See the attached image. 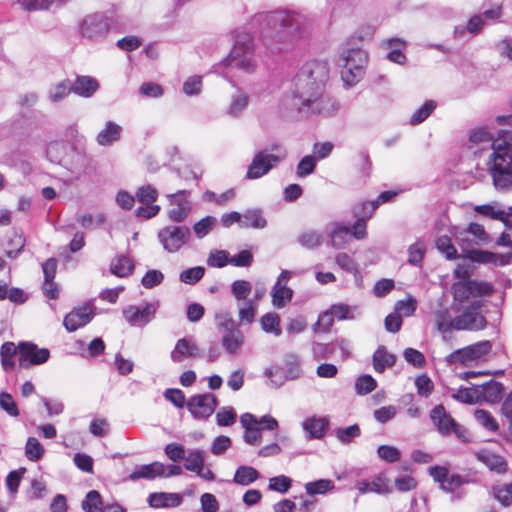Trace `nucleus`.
Listing matches in <instances>:
<instances>
[{
  "mask_svg": "<svg viewBox=\"0 0 512 512\" xmlns=\"http://www.w3.org/2000/svg\"><path fill=\"white\" fill-rule=\"evenodd\" d=\"M205 269L201 266L186 269L181 272L180 280L186 284H195L203 278Z\"/></svg>",
  "mask_w": 512,
  "mask_h": 512,
  "instance_id": "obj_60",
  "label": "nucleus"
},
{
  "mask_svg": "<svg viewBox=\"0 0 512 512\" xmlns=\"http://www.w3.org/2000/svg\"><path fill=\"white\" fill-rule=\"evenodd\" d=\"M157 309L158 303L130 305L123 310V316L131 326L143 327L155 318Z\"/></svg>",
  "mask_w": 512,
  "mask_h": 512,
  "instance_id": "obj_18",
  "label": "nucleus"
},
{
  "mask_svg": "<svg viewBox=\"0 0 512 512\" xmlns=\"http://www.w3.org/2000/svg\"><path fill=\"white\" fill-rule=\"evenodd\" d=\"M331 246L335 249L345 248L351 241V230L348 226L335 222L329 232Z\"/></svg>",
  "mask_w": 512,
  "mask_h": 512,
  "instance_id": "obj_28",
  "label": "nucleus"
},
{
  "mask_svg": "<svg viewBox=\"0 0 512 512\" xmlns=\"http://www.w3.org/2000/svg\"><path fill=\"white\" fill-rule=\"evenodd\" d=\"M490 494L502 506L509 507L512 505V482L495 484L491 487Z\"/></svg>",
  "mask_w": 512,
  "mask_h": 512,
  "instance_id": "obj_36",
  "label": "nucleus"
},
{
  "mask_svg": "<svg viewBox=\"0 0 512 512\" xmlns=\"http://www.w3.org/2000/svg\"><path fill=\"white\" fill-rule=\"evenodd\" d=\"M302 429L307 433V439H322L329 427L326 417L311 416L301 423Z\"/></svg>",
  "mask_w": 512,
  "mask_h": 512,
  "instance_id": "obj_22",
  "label": "nucleus"
},
{
  "mask_svg": "<svg viewBox=\"0 0 512 512\" xmlns=\"http://www.w3.org/2000/svg\"><path fill=\"white\" fill-rule=\"evenodd\" d=\"M240 423L245 429L244 441L249 445H257L262 439V433L258 427L257 418L251 413H244L240 417Z\"/></svg>",
  "mask_w": 512,
  "mask_h": 512,
  "instance_id": "obj_24",
  "label": "nucleus"
},
{
  "mask_svg": "<svg viewBox=\"0 0 512 512\" xmlns=\"http://www.w3.org/2000/svg\"><path fill=\"white\" fill-rule=\"evenodd\" d=\"M133 270L134 264L132 260L125 255L118 256L111 261L110 272L113 275L118 277H126L130 275Z\"/></svg>",
  "mask_w": 512,
  "mask_h": 512,
  "instance_id": "obj_37",
  "label": "nucleus"
},
{
  "mask_svg": "<svg viewBox=\"0 0 512 512\" xmlns=\"http://www.w3.org/2000/svg\"><path fill=\"white\" fill-rule=\"evenodd\" d=\"M437 249L443 253L447 259L454 260L458 258L457 249L452 244L450 237L441 236L436 240Z\"/></svg>",
  "mask_w": 512,
  "mask_h": 512,
  "instance_id": "obj_53",
  "label": "nucleus"
},
{
  "mask_svg": "<svg viewBox=\"0 0 512 512\" xmlns=\"http://www.w3.org/2000/svg\"><path fill=\"white\" fill-rule=\"evenodd\" d=\"M376 386V380L371 375L360 376L355 382V390L359 395H366L372 392Z\"/></svg>",
  "mask_w": 512,
  "mask_h": 512,
  "instance_id": "obj_57",
  "label": "nucleus"
},
{
  "mask_svg": "<svg viewBox=\"0 0 512 512\" xmlns=\"http://www.w3.org/2000/svg\"><path fill=\"white\" fill-rule=\"evenodd\" d=\"M473 308L466 309L463 313L451 320V323H446L442 320L438 321V329L440 331H446L450 328L456 330H481L484 329L487 322L483 315H481L477 309L481 303L476 301Z\"/></svg>",
  "mask_w": 512,
  "mask_h": 512,
  "instance_id": "obj_10",
  "label": "nucleus"
},
{
  "mask_svg": "<svg viewBox=\"0 0 512 512\" xmlns=\"http://www.w3.org/2000/svg\"><path fill=\"white\" fill-rule=\"evenodd\" d=\"M328 78L329 69L326 63H306L295 76L291 92L282 97L281 109L306 115H334L339 105L330 95L324 93Z\"/></svg>",
  "mask_w": 512,
  "mask_h": 512,
  "instance_id": "obj_1",
  "label": "nucleus"
},
{
  "mask_svg": "<svg viewBox=\"0 0 512 512\" xmlns=\"http://www.w3.org/2000/svg\"><path fill=\"white\" fill-rule=\"evenodd\" d=\"M259 477L260 474L255 468L242 465L236 469L233 482L241 486H248L255 482Z\"/></svg>",
  "mask_w": 512,
  "mask_h": 512,
  "instance_id": "obj_34",
  "label": "nucleus"
},
{
  "mask_svg": "<svg viewBox=\"0 0 512 512\" xmlns=\"http://www.w3.org/2000/svg\"><path fill=\"white\" fill-rule=\"evenodd\" d=\"M378 456L388 462L394 463L400 459L401 453L398 448L390 445H381L377 449Z\"/></svg>",
  "mask_w": 512,
  "mask_h": 512,
  "instance_id": "obj_64",
  "label": "nucleus"
},
{
  "mask_svg": "<svg viewBox=\"0 0 512 512\" xmlns=\"http://www.w3.org/2000/svg\"><path fill=\"white\" fill-rule=\"evenodd\" d=\"M157 238L166 252L176 253L189 243L191 230L185 225H168L158 231Z\"/></svg>",
  "mask_w": 512,
  "mask_h": 512,
  "instance_id": "obj_9",
  "label": "nucleus"
},
{
  "mask_svg": "<svg viewBox=\"0 0 512 512\" xmlns=\"http://www.w3.org/2000/svg\"><path fill=\"white\" fill-rule=\"evenodd\" d=\"M452 397L462 403L473 404L478 400L479 395L476 389L465 387L454 392Z\"/></svg>",
  "mask_w": 512,
  "mask_h": 512,
  "instance_id": "obj_61",
  "label": "nucleus"
},
{
  "mask_svg": "<svg viewBox=\"0 0 512 512\" xmlns=\"http://www.w3.org/2000/svg\"><path fill=\"white\" fill-rule=\"evenodd\" d=\"M430 418L440 434L448 435L454 432L461 441L468 442L470 440L467 429L457 424L442 405H437L432 409Z\"/></svg>",
  "mask_w": 512,
  "mask_h": 512,
  "instance_id": "obj_12",
  "label": "nucleus"
},
{
  "mask_svg": "<svg viewBox=\"0 0 512 512\" xmlns=\"http://www.w3.org/2000/svg\"><path fill=\"white\" fill-rule=\"evenodd\" d=\"M323 235L321 232L308 229L301 232L297 237V242L306 249H315L322 244Z\"/></svg>",
  "mask_w": 512,
  "mask_h": 512,
  "instance_id": "obj_40",
  "label": "nucleus"
},
{
  "mask_svg": "<svg viewBox=\"0 0 512 512\" xmlns=\"http://www.w3.org/2000/svg\"><path fill=\"white\" fill-rule=\"evenodd\" d=\"M384 44L390 49L387 54V58L394 63L404 64L406 61V56L402 53L401 49L405 47V42L399 38H391L387 39Z\"/></svg>",
  "mask_w": 512,
  "mask_h": 512,
  "instance_id": "obj_39",
  "label": "nucleus"
},
{
  "mask_svg": "<svg viewBox=\"0 0 512 512\" xmlns=\"http://www.w3.org/2000/svg\"><path fill=\"white\" fill-rule=\"evenodd\" d=\"M491 176L498 190L512 188V141L504 142L494 148Z\"/></svg>",
  "mask_w": 512,
  "mask_h": 512,
  "instance_id": "obj_4",
  "label": "nucleus"
},
{
  "mask_svg": "<svg viewBox=\"0 0 512 512\" xmlns=\"http://www.w3.org/2000/svg\"><path fill=\"white\" fill-rule=\"evenodd\" d=\"M67 146L61 142L48 145L47 155L52 162L62 165L70 174L72 181H77L86 176L92 168V158L83 151L71 149L64 157H57L56 153L66 151Z\"/></svg>",
  "mask_w": 512,
  "mask_h": 512,
  "instance_id": "obj_3",
  "label": "nucleus"
},
{
  "mask_svg": "<svg viewBox=\"0 0 512 512\" xmlns=\"http://www.w3.org/2000/svg\"><path fill=\"white\" fill-rule=\"evenodd\" d=\"M251 291L252 285L247 280H235L231 284V293L238 302L249 300Z\"/></svg>",
  "mask_w": 512,
  "mask_h": 512,
  "instance_id": "obj_47",
  "label": "nucleus"
},
{
  "mask_svg": "<svg viewBox=\"0 0 512 512\" xmlns=\"http://www.w3.org/2000/svg\"><path fill=\"white\" fill-rule=\"evenodd\" d=\"M356 489L360 494H366L374 492L377 494H388L391 493L392 489L388 484L387 478L384 474L376 475L372 481L361 480L356 483Z\"/></svg>",
  "mask_w": 512,
  "mask_h": 512,
  "instance_id": "obj_25",
  "label": "nucleus"
},
{
  "mask_svg": "<svg viewBox=\"0 0 512 512\" xmlns=\"http://www.w3.org/2000/svg\"><path fill=\"white\" fill-rule=\"evenodd\" d=\"M429 475L435 482H438L440 488L447 493H453L457 491L463 484H468L471 482L467 477H463L456 473H451L449 469L444 466L430 467Z\"/></svg>",
  "mask_w": 512,
  "mask_h": 512,
  "instance_id": "obj_16",
  "label": "nucleus"
},
{
  "mask_svg": "<svg viewBox=\"0 0 512 512\" xmlns=\"http://www.w3.org/2000/svg\"><path fill=\"white\" fill-rule=\"evenodd\" d=\"M184 460L185 469L197 473L204 466L205 453L202 450L195 449L190 451Z\"/></svg>",
  "mask_w": 512,
  "mask_h": 512,
  "instance_id": "obj_45",
  "label": "nucleus"
},
{
  "mask_svg": "<svg viewBox=\"0 0 512 512\" xmlns=\"http://www.w3.org/2000/svg\"><path fill=\"white\" fill-rule=\"evenodd\" d=\"M80 36L90 41L106 37L110 29L109 18L103 13H91L82 18L78 25Z\"/></svg>",
  "mask_w": 512,
  "mask_h": 512,
  "instance_id": "obj_11",
  "label": "nucleus"
},
{
  "mask_svg": "<svg viewBox=\"0 0 512 512\" xmlns=\"http://www.w3.org/2000/svg\"><path fill=\"white\" fill-rule=\"evenodd\" d=\"M50 352L46 348H39L31 342H20L18 344L19 366L28 369L32 366L41 365L48 361Z\"/></svg>",
  "mask_w": 512,
  "mask_h": 512,
  "instance_id": "obj_15",
  "label": "nucleus"
},
{
  "mask_svg": "<svg viewBox=\"0 0 512 512\" xmlns=\"http://www.w3.org/2000/svg\"><path fill=\"white\" fill-rule=\"evenodd\" d=\"M437 104L433 100L426 101L419 109H417L410 118V124L418 125L424 122L435 110Z\"/></svg>",
  "mask_w": 512,
  "mask_h": 512,
  "instance_id": "obj_49",
  "label": "nucleus"
},
{
  "mask_svg": "<svg viewBox=\"0 0 512 512\" xmlns=\"http://www.w3.org/2000/svg\"><path fill=\"white\" fill-rule=\"evenodd\" d=\"M258 304L253 300H247L238 305V317L239 323L243 324H251L256 317Z\"/></svg>",
  "mask_w": 512,
  "mask_h": 512,
  "instance_id": "obj_41",
  "label": "nucleus"
},
{
  "mask_svg": "<svg viewBox=\"0 0 512 512\" xmlns=\"http://www.w3.org/2000/svg\"><path fill=\"white\" fill-rule=\"evenodd\" d=\"M230 256L225 250H213L207 258V265L215 268H222L229 264Z\"/></svg>",
  "mask_w": 512,
  "mask_h": 512,
  "instance_id": "obj_56",
  "label": "nucleus"
},
{
  "mask_svg": "<svg viewBox=\"0 0 512 512\" xmlns=\"http://www.w3.org/2000/svg\"><path fill=\"white\" fill-rule=\"evenodd\" d=\"M478 461L483 463L490 471L504 474L508 470V464L504 457L489 450H480L475 453Z\"/></svg>",
  "mask_w": 512,
  "mask_h": 512,
  "instance_id": "obj_23",
  "label": "nucleus"
},
{
  "mask_svg": "<svg viewBox=\"0 0 512 512\" xmlns=\"http://www.w3.org/2000/svg\"><path fill=\"white\" fill-rule=\"evenodd\" d=\"M272 304L276 308H283L288 302L291 301L293 291L286 284L276 282L271 291Z\"/></svg>",
  "mask_w": 512,
  "mask_h": 512,
  "instance_id": "obj_33",
  "label": "nucleus"
},
{
  "mask_svg": "<svg viewBox=\"0 0 512 512\" xmlns=\"http://www.w3.org/2000/svg\"><path fill=\"white\" fill-rule=\"evenodd\" d=\"M72 91L68 81H62L49 90L48 97L51 102L56 103L64 99Z\"/></svg>",
  "mask_w": 512,
  "mask_h": 512,
  "instance_id": "obj_55",
  "label": "nucleus"
},
{
  "mask_svg": "<svg viewBox=\"0 0 512 512\" xmlns=\"http://www.w3.org/2000/svg\"><path fill=\"white\" fill-rule=\"evenodd\" d=\"M217 405V397L212 393L194 395L186 403L187 409L196 419H207L214 413Z\"/></svg>",
  "mask_w": 512,
  "mask_h": 512,
  "instance_id": "obj_17",
  "label": "nucleus"
},
{
  "mask_svg": "<svg viewBox=\"0 0 512 512\" xmlns=\"http://www.w3.org/2000/svg\"><path fill=\"white\" fill-rule=\"evenodd\" d=\"M492 349V344L488 340L480 341L464 348L457 349L446 357L449 364L463 363L484 359Z\"/></svg>",
  "mask_w": 512,
  "mask_h": 512,
  "instance_id": "obj_14",
  "label": "nucleus"
},
{
  "mask_svg": "<svg viewBox=\"0 0 512 512\" xmlns=\"http://www.w3.org/2000/svg\"><path fill=\"white\" fill-rule=\"evenodd\" d=\"M469 140L473 144L492 143V148H495L499 145V143L496 144V143L492 142V140H493L492 134L488 131L487 128H484V127L477 128V129L471 131ZM511 141H512V136L510 137L509 140H504V141L500 142V144H502L504 142H511ZM493 152H495V149H493ZM492 154H494V153H492ZM492 160H493V155H491V157H490V162H489L490 167L492 166Z\"/></svg>",
  "mask_w": 512,
  "mask_h": 512,
  "instance_id": "obj_35",
  "label": "nucleus"
},
{
  "mask_svg": "<svg viewBox=\"0 0 512 512\" xmlns=\"http://www.w3.org/2000/svg\"><path fill=\"white\" fill-rule=\"evenodd\" d=\"M244 341V334L236 327L223 333L221 343L227 353L236 355L240 353Z\"/></svg>",
  "mask_w": 512,
  "mask_h": 512,
  "instance_id": "obj_27",
  "label": "nucleus"
},
{
  "mask_svg": "<svg viewBox=\"0 0 512 512\" xmlns=\"http://www.w3.org/2000/svg\"><path fill=\"white\" fill-rule=\"evenodd\" d=\"M452 290L455 300L465 302L470 298L491 295L494 292V287L486 281L462 280L454 283Z\"/></svg>",
  "mask_w": 512,
  "mask_h": 512,
  "instance_id": "obj_13",
  "label": "nucleus"
},
{
  "mask_svg": "<svg viewBox=\"0 0 512 512\" xmlns=\"http://www.w3.org/2000/svg\"><path fill=\"white\" fill-rule=\"evenodd\" d=\"M242 217V228L262 229L267 225V221L260 210H248L242 214Z\"/></svg>",
  "mask_w": 512,
  "mask_h": 512,
  "instance_id": "obj_43",
  "label": "nucleus"
},
{
  "mask_svg": "<svg viewBox=\"0 0 512 512\" xmlns=\"http://www.w3.org/2000/svg\"><path fill=\"white\" fill-rule=\"evenodd\" d=\"M217 219L213 216H206L193 225V231L197 238L202 239L209 234L216 226Z\"/></svg>",
  "mask_w": 512,
  "mask_h": 512,
  "instance_id": "obj_50",
  "label": "nucleus"
},
{
  "mask_svg": "<svg viewBox=\"0 0 512 512\" xmlns=\"http://www.w3.org/2000/svg\"><path fill=\"white\" fill-rule=\"evenodd\" d=\"M334 488V482L330 479H319L305 484V491L310 496L324 495Z\"/></svg>",
  "mask_w": 512,
  "mask_h": 512,
  "instance_id": "obj_42",
  "label": "nucleus"
},
{
  "mask_svg": "<svg viewBox=\"0 0 512 512\" xmlns=\"http://www.w3.org/2000/svg\"><path fill=\"white\" fill-rule=\"evenodd\" d=\"M286 157V149L279 143H273L254 155L251 164L248 166L246 178L253 180L263 177Z\"/></svg>",
  "mask_w": 512,
  "mask_h": 512,
  "instance_id": "obj_6",
  "label": "nucleus"
},
{
  "mask_svg": "<svg viewBox=\"0 0 512 512\" xmlns=\"http://www.w3.org/2000/svg\"><path fill=\"white\" fill-rule=\"evenodd\" d=\"M82 509L85 512L101 511L102 499L100 493L96 490L89 491L82 502Z\"/></svg>",
  "mask_w": 512,
  "mask_h": 512,
  "instance_id": "obj_51",
  "label": "nucleus"
},
{
  "mask_svg": "<svg viewBox=\"0 0 512 512\" xmlns=\"http://www.w3.org/2000/svg\"><path fill=\"white\" fill-rule=\"evenodd\" d=\"M183 501L179 493L154 492L151 493L147 502L152 508L178 507Z\"/></svg>",
  "mask_w": 512,
  "mask_h": 512,
  "instance_id": "obj_26",
  "label": "nucleus"
},
{
  "mask_svg": "<svg viewBox=\"0 0 512 512\" xmlns=\"http://www.w3.org/2000/svg\"><path fill=\"white\" fill-rule=\"evenodd\" d=\"M93 316L92 307L89 305H83L68 313L64 318L63 325L67 331L73 332L88 324L92 320Z\"/></svg>",
  "mask_w": 512,
  "mask_h": 512,
  "instance_id": "obj_21",
  "label": "nucleus"
},
{
  "mask_svg": "<svg viewBox=\"0 0 512 512\" xmlns=\"http://www.w3.org/2000/svg\"><path fill=\"white\" fill-rule=\"evenodd\" d=\"M265 21L279 40H286L301 33L306 18L294 11H274L265 15Z\"/></svg>",
  "mask_w": 512,
  "mask_h": 512,
  "instance_id": "obj_5",
  "label": "nucleus"
},
{
  "mask_svg": "<svg viewBox=\"0 0 512 512\" xmlns=\"http://www.w3.org/2000/svg\"><path fill=\"white\" fill-rule=\"evenodd\" d=\"M215 322L217 328L223 333L238 327L230 313L224 311L215 314Z\"/></svg>",
  "mask_w": 512,
  "mask_h": 512,
  "instance_id": "obj_63",
  "label": "nucleus"
},
{
  "mask_svg": "<svg viewBox=\"0 0 512 512\" xmlns=\"http://www.w3.org/2000/svg\"><path fill=\"white\" fill-rule=\"evenodd\" d=\"M483 397L491 403H496L501 400L503 393L502 384L490 381L482 386Z\"/></svg>",
  "mask_w": 512,
  "mask_h": 512,
  "instance_id": "obj_48",
  "label": "nucleus"
},
{
  "mask_svg": "<svg viewBox=\"0 0 512 512\" xmlns=\"http://www.w3.org/2000/svg\"><path fill=\"white\" fill-rule=\"evenodd\" d=\"M25 245L24 238L21 235L14 234L5 246V253L10 258H15Z\"/></svg>",
  "mask_w": 512,
  "mask_h": 512,
  "instance_id": "obj_59",
  "label": "nucleus"
},
{
  "mask_svg": "<svg viewBox=\"0 0 512 512\" xmlns=\"http://www.w3.org/2000/svg\"><path fill=\"white\" fill-rule=\"evenodd\" d=\"M368 61L365 51L360 48L344 47L338 58V65L342 68L341 77L346 85L353 86L364 75Z\"/></svg>",
  "mask_w": 512,
  "mask_h": 512,
  "instance_id": "obj_7",
  "label": "nucleus"
},
{
  "mask_svg": "<svg viewBox=\"0 0 512 512\" xmlns=\"http://www.w3.org/2000/svg\"><path fill=\"white\" fill-rule=\"evenodd\" d=\"M476 420L486 429L490 431H496L498 424L492 414L486 410L478 409L475 411Z\"/></svg>",
  "mask_w": 512,
  "mask_h": 512,
  "instance_id": "obj_62",
  "label": "nucleus"
},
{
  "mask_svg": "<svg viewBox=\"0 0 512 512\" xmlns=\"http://www.w3.org/2000/svg\"><path fill=\"white\" fill-rule=\"evenodd\" d=\"M262 329L266 333L273 334L278 337L282 331L280 328V317L277 313H266L260 319Z\"/></svg>",
  "mask_w": 512,
  "mask_h": 512,
  "instance_id": "obj_44",
  "label": "nucleus"
},
{
  "mask_svg": "<svg viewBox=\"0 0 512 512\" xmlns=\"http://www.w3.org/2000/svg\"><path fill=\"white\" fill-rule=\"evenodd\" d=\"M334 434L341 443L347 444L360 436V428L356 424L345 428H337L334 430Z\"/></svg>",
  "mask_w": 512,
  "mask_h": 512,
  "instance_id": "obj_54",
  "label": "nucleus"
},
{
  "mask_svg": "<svg viewBox=\"0 0 512 512\" xmlns=\"http://www.w3.org/2000/svg\"><path fill=\"white\" fill-rule=\"evenodd\" d=\"M201 350L192 338L184 337L177 340L170 358L174 363H181L188 358H198Z\"/></svg>",
  "mask_w": 512,
  "mask_h": 512,
  "instance_id": "obj_20",
  "label": "nucleus"
},
{
  "mask_svg": "<svg viewBox=\"0 0 512 512\" xmlns=\"http://www.w3.org/2000/svg\"><path fill=\"white\" fill-rule=\"evenodd\" d=\"M292 486V479L285 475L271 477L269 479L268 489L279 493H287Z\"/></svg>",
  "mask_w": 512,
  "mask_h": 512,
  "instance_id": "obj_52",
  "label": "nucleus"
},
{
  "mask_svg": "<svg viewBox=\"0 0 512 512\" xmlns=\"http://www.w3.org/2000/svg\"><path fill=\"white\" fill-rule=\"evenodd\" d=\"M223 67L238 69L247 74L255 72L257 62L254 56L253 40L249 34H237L230 54L222 62L213 66L214 72L227 77V74L222 71Z\"/></svg>",
  "mask_w": 512,
  "mask_h": 512,
  "instance_id": "obj_2",
  "label": "nucleus"
},
{
  "mask_svg": "<svg viewBox=\"0 0 512 512\" xmlns=\"http://www.w3.org/2000/svg\"><path fill=\"white\" fill-rule=\"evenodd\" d=\"M188 191L179 190L176 193L168 194L167 198L172 208L168 211V218L174 223H181L186 220L191 211L188 201Z\"/></svg>",
  "mask_w": 512,
  "mask_h": 512,
  "instance_id": "obj_19",
  "label": "nucleus"
},
{
  "mask_svg": "<svg viewBox=\"0 0 512 512\" xmlns=\"http://www.w3.org/2000/svg\"><path fill=\"white\" fill-rule=\"evenodd\" d=\"M45 453V449L39 440L35 437H29L25 445V456L30 461L40 460Z\"/></svg>",
  "mask_w": 512,
  "mask_h": 512,
  "instance_id": "obj_46",
  "label": "nucleus"
},
{
  "mask_svg": "<svg viewBox=\"0 0 512 512\" xmlns=\"http://www.w3.org/2000/svg\"><path fill=\"white\" fill-rule=\"evenodd\" d=\"M249 95L241 89H237L231 97L230 103L227 107V114L231 117L237 118L242 115L249 105Z\"/></svg>",
  "mask_w": 512,
  "mask_h": 512,
  "instance_id": "obj_32",
  "label": "nucleus"
},
{
  "mask_svg": "<svg viewBox=\"0 0 512 512\" xmlns=\"http://www.w3.org/2000/svg\"><path fill=\"white\" fill-rule=\"evenodd\" d=\"M164 474V464L158 461L137 467L130 475L129 479L136 481L139 479L153 480L156 477H162Z\"/></svg>",
  "mask_w": 512,
  "mask_h": 512,
  "instance_id": "obj_29",
  "label": "nucleus"
},
{
  "mask_svg": "<svg viewBox=\"0 0 512 512\" xmlns=\"http://www.w3.org/2000/svg\"><path fill=\"white\" fill-rule=\"evenodd\" d=\"M99 88L98 81L90 76H78L72 86V91L85 98L91 97Z\"/></svg>",
  "mask_w": 512,
  "mask_h": 512,
  "instance_id": "obj_31",
  "label": "nucleus"
},
{
  "mask_svg": "<svg viewBox=\"0 0 512 512\" xmlns=\"http://www.w3.org/2000/svg\"><path fill=\"white\" fill-rule=\"evenodd\" d=\"M468 234L473 235L475 238H477L480 242L483 243L487 242L489 239V236L486 233L484 227L478 223H470L467 230H455L453 232V235L461 245L463 252H465V258L469 259L472 262L478 263L494 262L496 257L494 253L482 250L466 249L465 243L468 242Z\"/></svg>",
  "mask_w": 512,
  "mask_h": 512,
  "instance_id": "obj_8",
  "label": "nucleus"
},
{
  "mask_svg": "<svg viewBox=\"0 0 512 512\" xmlns=\"http://www.w3.org/2000/svg\"><path fill=\"white\" fill-rule=\"evenodd\" d=\"M395 362V356L383 346L379 347L373 355V366L376 372H383L386 368L392 367Z\"/></svg>",
  "mask_w": 512,
  "mask_h": 512,
  "instance_id": "obj_38",
  "label": "nucleus"
},
{
  "mask_svg": "<svg viewBox=\"0 0 512 512\" xmlns=\"http://www.w3.org/2000/svg\"><path fill=\"white\" fill-rule=\"evenodd\" d=\"M136 196L140 203L148 205L157 200L158 191L152 185H144L139 187Z\"/></svg>",
  "mask_w": 512,
  "mask_h": 512,
  "instance_id": "obj_58",
  "label": "nucleus"
},
{
  "mask_svg": "<svg viewBox=\"0 0 512 512\" xmlns=\"http://www.w3.org/2000/svg\"><path fill=\"white\" fill-rule=\"evenodd\" d=\"M122 127L115 122L108 121L105 127L97 134L96 141L100 146H111L120 140Z\"/></svg>",
  "mask_w": 512,
  "mask_h": 512,
  "instance_id": "obj_30",
  "label": "nucleus"
}]
</instances>
